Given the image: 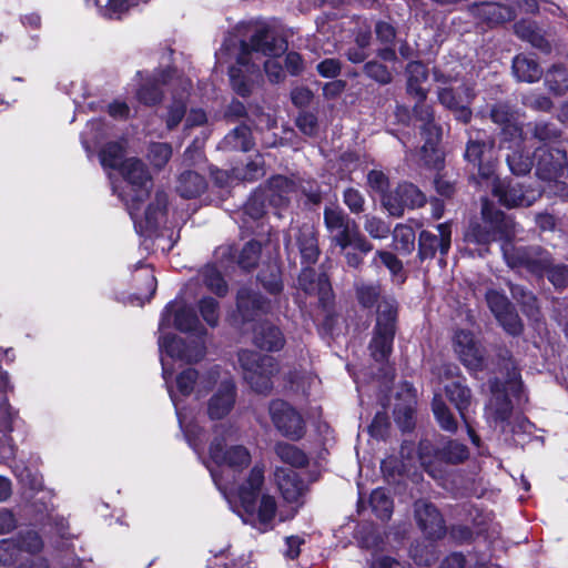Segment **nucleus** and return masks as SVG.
Returning a JSON list of instances; mask_svg holds the SVG:
<instances>
[{
    "label": "nucleus",
    "instance_id": "nucleus-61",
    "mask_svg": "<svg viewBox=\"0 0 568 568\" xmlns=\"http://www.w3.org/2000/svg\"><path fill=\"white\" fill-rule=\"evenodd\" d=\"M493 419L495 423L508 424L514 412L509 395L493 398Z\"/></svg>",
    "mask_w": 568,
    "mask_h": 568
},
{
    "label": "nucleus",
    "instance_id": "nucleus-64",
    "mask_svg": "<svg viewBox=\"0 0 568 568\" xmlns=\"http://www.w3.org/2000/svg\"><path fill=\"white\" fill-rule=\"evenodd\" d=\"M489 118L495 124L501 125L515 120L516 111L509 102L497 101L490 108Z\"/></svg>",
    "mask_w": 568,
    "mask_h": 568
},
{
    "label": "nucleus",
    "instance_id": "nucleus-38",
    "mask_svg": "<svg viewBox=\"0 0 568 568\" xmlns=\"http://www.w3.org/2000/svg\"><path fill=\"white\" fill-rule=\"evenodd\" d=\"M373 514L383 523L388 521L394 513V500L384 487L373 489L368 499Z\"/></svg>",
    "mask_w": 568,
    "mask_h": 568
},
{
    "label": "nucleus",
    "instance_id": "nucleus-13",
    "mask_svg": "<svg viewBox=\"0 0 568 568\" xmlns=\"http://www.w3.org/2000/svg\"><path fill=\"white\" fill-rule=\"evenodd\" d=\"M493 195L507 209L530 206L537 197L535 189L514 179H497L493 186Z\"/></svg>",
    "mask_w": 568,
    "mask_h": 568
},
{
    "label": "nucleus",
    "instance_id": "nucleus-8",
    "mask_svg": "<svg viewBox=\"0 0 568 568\" xmlns=\"http://www.w3.org/2000/svg\"><path fill=\"white\" fill-rule=\"evenodd\" d=\"M268 413L275 428L284 437L297 442L306 434V423L303 416L291 404L283 399H273Z\"/></svg>",
    "mask_w": 568,
    "mask_h": 568
},
{
    "label": "nucleus",
    "instance_id": "nucleus-2",
    "mask_svg": "<svg viewBox=\"0 0 568 568\" xmlns=\"http://www.w3.org/2000/svg\"><path fill=\"white\" fill-rule=\"evenodd\" d=\"M265 483V465L255 463L246 478L237 486L236 496L244 513L248 516L256 515L263 526H268L275 518L277 503L270 494L261 495Z\"/></svg>",
    "mask_w": 568,
    "mask_h": 568
},
{
    "label": "nucleus",
    "instance_id": "nucleus-43",
    "mask_svg": "<svg viewBox=\"0 0 568 568\" xmlns=\"http://www.w3.org/2000/svg\"><path fill=\"white\" fill-rule=\"evenodd\" d=\"M125 146L119 141L106 142L99 151V160L103 168L121 170L124 162Z\"/></svg>",
    "mask_w": 568,
    "mask_h": 568
},
{
    "label": "nucleus",
    "instance_id": "nucleus-11",
    "mask_svg": "<svg viewBox=\"0 0 568 568\" xmlns=\"http://www.w3.org/2000/svg\"><path fill=\"white\" fill-rule=\"evenodd\" d=\"M209 456L216 466H227L235 473H242L252 462L251 453L244 445L226 447L224 435L215 436L211 440Z\"/></svg>",
    "mask_w": 568,
    "mask_h": 568
},
{
    "label": "nucleus",
    "instance_id": "nucleus-23",
    "mask_svg": "<svg viewBox=\"0 0 568 568\" xmlns=\"http://www.w3.org/2000/svg\"><path fill=\"white\" fill-rule=\"evenodd\" d=\"M252 344L260 351L277 353L284 348L286 338L280 326L263 320L253 327Z\"/></svg>",
    "mask_w": 568,
    "mask_h": 568
},
{
    "label": "nucleus",
    "instance_id": "nucleus-37",
    "mask_svg": "<svg viewBox=\"0 0 568 568\" xmlns=\"http://www.w3.org/2000/svg\"><path fill=\"white\" fill-rule=\"evenodd\" d=\"M355 297L362 310H373L385 297L383 287L378 282L356 283L354 285Z\"/></svg>",
    "mask_w": 568,
    "mask_h": 568
},
{
    "label": "nucleus",
    "instance_id": "nucleus-22",
    "mask_svg": "<svg viewBox=\"0 0 568 568\" xmlns=\"http://www.w3.org/2000/svg\"><path fill=\"white\" fill-rule=\"evenodd\" d=\"M536 173L542 180L557 176L567 163V152L559 148L539 146L534 152Z\"/></svg>",
    "mask_w": 568,
    "mask_h": 568
},
{
    "label": "nucleus",
    "instance_id": "nucleus-21",
    "mask_svg": "<svg viewBox=\"0 0 568 568\" xmlns=\"http://www.w3.org/2000/svg\"><path fill=\"white\" fill-rule=\"evenodd\" d=\"M237 397L235 383L232 379H224L217 389L207 400V416L211 420L225 418L234 408Z\"/></svg>",
    "mask_w": 568,
    "mask_h": 568
},
{
    "label": "nucleus",
    "instance_id": "nucleus-60",
    "mask_svg": "<svg viewBox=\"0 0 568 568\" xmlns=\"http://www.w3.org/2000/svg\"><path fill=\"white\" fill-rule=\"evenodd\" d=\"M465 240L468 243L477 245H489L495 242L494 232H490L487 224L471 223L465 233Z\"/></svg>",
    "mask_w": 568,
    "mask_h": 568
},
{
    "label": "nucleus",
    "instance_id": "nucleus-47",
    "mask_svg": "<svg viewBox=\"0 0 568 568\" xmlns=\"http://www.w3.org/2000/svg\"><path fill=\"white\" fill-rule=\"evenodd\" d=\"M516 33L527 40L532 47L537 48L544 53L551 52V44L539 29L532 24H516Z\"/></svg>",
    "mask_w": 568,
    "mask_h": 568
},
{
    "label": "nucleus",
    "instance_id": "nucleus-5",
    "mask_svg": "<svg viewBox=\"0 0 568 568\" xmlns=\"http://www.w3.org/2000/svg\"><path fill=\"white\" fill-rule=\"evenodd\" d=\"M465 170L476 183L495 178L498 168V156L494 141L469 138L463 154Z\"/></svg>",
    "mask_w": 568,
    "mask_h": 568
},
{
    "label": "nucleus",
    "instance_id": "nucleus-12",
    "mask_svg": "<svg viewBox=\"0 0 568 568\" xmlns=\"http://www.w3.org/2000/svg\"><path fill=\"white\" fill-rule=\"evenodd\" d=\"M438 101L449 110L454 119L463 124H468L473 119L470 104L475 99V92L466 84L456 88H439L437 92Z\"/></svg>",
    "mask_w": 568,
    "mask_h": 568
},
{
    "label": "nucleus",
    "instance_id": "nucleus-7",
    "mask_svg": "<svg viewBox=\"0 0 568 568\" xmlns=\"http://www.w3.org/2000/svg\"><path fill=\"white\" fill-rule=\"evenodd\" d=\"M272 310L271 298L251 286L244 285L236 291L232 318L236 324L244 326L268 315Z\"/></svg>",
    "mask_w": 568,
    "mask_h": 568
},
{
    "label": "nucleus",
    "instance_id": "nucleus-31",
    "mask_svg": "<svg viewBox=\"0 0 568 568\" xmlns=\"http://www.w3.org/2000/svg\"><path fill=\"white\" fill-rule=\"evenodd\" d=\"M470 452L467 445L457 439L447 438L436 452V462L457 466L469 459Z\"/></svg>",
    "mask_w": 568,
    "mask_h": 568
},
{
    "label": "nucleus",
    "instance_id": "nucleus-17",
    "mask_svg": "<svg viewBox=\"0 0 568 568\" xmlns=\"http://www.w3.org/2000/svg\"><path fill=\"white\" fill-rule=\"evenodd\" d=\"M468 11L476 24L483 29H494L515 17L510 7L497 2H474L468 7Z\"/></svg>",
    "mask_w": 568,
    "mask_h": 568
},
{
    "label": "nucleus",
    "instance_id": "nucleus-58",
    "mask_svg": "<svg viewBox=\"0 0 568 568\" xmlns=\"http://www.w3.org/2000/svg\"><path fill=\"white\" fill-rule=\"evenodd\" d=\"M186 111V102L183 99L173 98L172 102L168 106L166 114L163 118L165 128L169 131L176 129L185 118Z\"/></svg>",
    "mask_w": 568,
    "mask_h": 568
},
{
    "label": "nucleus",
    "instance_id": "nucleus-4",
    "mask_svg": "<svg viewBox=\"0 0 568 568\" xmlns=\"http://www.w3.org/2000/svg\"><path fill=\"white\" fill-rule=\"evenodd\" d=\"M237 361L243 378L254 392L265 394L273 388V377L280 369L273 356L244 348L239 351Z\"/></svg>",
    "mask_w": 568,
    "mask_h": 568
},
{
    "label": "nucleus",
    "instance_id": "nucleus-41",
    "mask_svg": "<svg viewBox=\"0 0 568 568\" xmlns=\"http://www.w3.org/2000/svg\"><path fill=\"white\" fill-rule=\"evenodd\" d=\"M274 452L284 464L293 468H305L310 464L307 454L293 444L278 442L274 446Z\"/></svg>",
    "mask_w": 568,
    "mask_h": 568
},
{
    "label": "nucleus",
    "instance_id": "nucleus-42",
    "mask_svg": "<svg viewBox=\"0 0 568 568\" xmlns=\"http://www.w3.org/2000/svg\"><path fill=\"white\" fill-rule=\"evenodd\" d=\"M159 345L160 348L163 349L171 358L186 362H190L192 358L191 346L184 338L179 337L175 334H166L162 336Z\"/></svg>",
    "mask_w": 568,
    "mask_h": 568
},
{
    "label": "nucleus",
    "instance_id": "nucleus-18",
    "mask_svg": "<svg viewBox=\"0 0 568 568\" xmlns=\"http://www.w3.org/2000/svg\"><path fill=\"white\" fill-rule=\"evenodd\" d=\"M415 518L426 539L439 541L447 536L445 518L433 503L427 501L422 506H416Z\"/></svg>",
    "mask_w": 568,
    "mask_h": 568
},
{
    "label": "nucleus",
    "instance_id": "nucleus-52",
    "mask_svg": "<svg viewBox=\"0 0 568 568\" xmlns=\"http://www.w3.org/2000/svg\"><path fill=\"white\" fill-rule=\"evenodd\" d=\"M323 220H324V225L329 234L355 222L339 206H335V207L326 206L323 212Z\"/></svg>",
    "mask_w": 568,
    "mask_h": 568
},
{
    "label": "nucleus",
    "instance_id": "nucleus-29",
    "mask_svg": "<svg viewBox=\"0 0 568 568\" xmlns=\"http://www.w3.org/2000/svg\"><path fill=\"white\" fill-rule=\"evenodd\" d=\"M407 75L406 92L408 95L425 102L427 99V90L423 84L427 81L429 72L427 65L420 60H412L405 68Z\"/></svg>",
    "mask_w": 568,
    "mask_h": 568
},
{
    "label": "nucleus",
    "instance_id": "nucleus-15",
    "mask_svg": "<svg viewBox=\"0 0 568 568\" xmlns=\"http://www.w3.org/2000/svg\"><path fill=\"white\" fill-rule=\"evenodd\" d=\"M175 305V301H171L165 305L161 314V327L169 326L171 316L173 315V326L179 332L195 335H203L206 333V329L201 324L194 307L186 304H182L179 307L174 308Z\"/></svg>",
    "mask_w": 568,
    "mask_h": 568
},
{
    "label": "nucleus",
    "instance_id": "nucleus-34",
    "mask_svg": "<svg viewBox=\"0 0 568 568\" xmlns=\"http://www.w3.org/2000/svg\"><path fill=\"white\" fill-rule=\"evenodd\" d=\"M447 399L455 406L462 419H465L471 404V390L462 381H452L444 387Z\"/></svg>",
    "mask_w": 568,
    "mask_h": 568
},
{
    "label": "nucleus",
    "instance_id": "nucleus-25",
    "mask_svg": "<svg viewBox=\"0 0 568 568\" xmlns=\"http://www.w3.org/2000/svg\"><path fill=\"white\" fill-rule=\"evenodd\" d=\"M168 205L169 196L166 192L163 190H158L153 200L145 207L143 217H141L139 214L136 222L133 221L134 225L139 226L143 232H156L161 223L166 219Z\"/></svg>",
    "mask_w": 568,
    "mask_h": 568
},
{
    "label": "nucleus",
    "instance_id": "nucleus-9",
    "mask_svg": "<svg viewBox=\"0 0 568 568\" xmlns=\"http://www.w3.org/2000/svg\"><path fill=\"white\" fill-rule=\"evenodd\" d=\"M297 284L306 295L317 296L318 307L323 311L334 306L335 295L326 273H317L313 265H303L297 275Z\"/></svg>",
    "mask_w": 568,
    "mask_h": 568
},
{
    "label": "nucleus",
    "instance_id": "nucleus-6",
    "mask_svg": "<svg viewBox=\"0 0 568 568\" xmlns=\"http://www.w3.org/2000/svg\"><path fill=\"white\" fill-rule=\"evenodd\" d=\"M551 255V252L539 244L511 245L510 248H504V257L510 268H523L536 278L545 277Z\"/></svg>",
    "mask_w": 568,
    "mask_h": 568
},
{
    "label": "nucleus",
    "instance_id": "nucleus-27",
    "mask_svg": "<svg viewBox=\"0 0 568 568\" xmlns=\"http://www.w3.org/2000/svg\"><path fill=\"white\" fill-rule=\"evenodd\" d=\"M256 283L267 295L281 296L285 287L281 264L276 261L263 263L256 273Z\"/></svg>",
    "mask_w": 568,
    "mask_h": 568
},
{
    "label": "nucleus",
    "instance_id": "nucleus-48",
    "mask_svg": "<svg viewBox=\"0 0 568 568\" xmlns=\"http://www.w3.org/2000/svg\"><path fill=\"white\" fill-rule=\"evenodd\" d=\"M295 189V183L292 179L285 175H273L267 181V194L274 200V204L287 200V195Z\"/></svg>",
    "mask_w": 568,
    "mask_h": 568
},
{
    "label": "nucleus",
    "instance_id": "nucleus-40",
    "mask_svg": "<svg viewBox=\"0 0 568 568\" xmlns=\"http://www.w3.org/2000/svg\"><path fill=\"white\" fill-rule=\"evenodd\" d=\"M549 92L561 97L568 92V68L564 63H554L544 75Z\"/></svg>",
    "mask_w": 568,
    "mask_h": 568
},
{
    "label": "nucleus",
    "instance_id": "nucleus-3",
    "mask_svg": "<svg viewBox=\"0 0 568 568\" xmlns=\"http://www.w3.org/2000/svg\"><path fill=\"white\" fill-rule=\"evenodd\" d=\"M128 183V190L121 193V199L130 214L136 222L144 202L150 197L153 186L151 173L146 164L139 158H128L119 171Z\"/></svg>",
    "mask_w": 568,
    "mask_h": 568
},
{
    "label": "nucleus",
    "instance_id": "nucleus-36",
    "mask_svg": "<svg viewBox=\"0 0 568 568\" xmlns=\"http://www.w3.org/2000/svg\"><path fill=\"white\" fill-rule=\"evenodd\" d=\"M354 538L362 549L381 551L384 548V536L379 531V528L373 523L358 525L355 529Z\"/></svg>",
    "mask_w": 568,
    "mask_h": 568
},
{
    "label": "nucleus",
    "instance_id": "nucleus-45",
    "mask_svg": "<svg viewBox=\"0 0 568 568\" xmlns=\"http://www.w3.org/2000/svg\"><path fill=\"white\" fill-rule=\"evenodd\" d=\"M432 410L440 429L450 434H455L457 432V419L439 395L434 396L432 400Z\"/></svg>",
    "mask_w": 568,
    "mask_h": 568
},
{
    "label": "nucleus",
    "instance_id": "nucleus-63",
    "mask_svg": "<svg viewBox=\"0 0 568 568\" xmlns=\"http://www.w3.org/2000/svg\"><path fill=\"white\" fill-rule=\"evenodd\" d=\"M172 153L171 144L166 142H153L149 149V159L155 168L162 169L170 161Z\"/></svg>",
    "mask_w": 568,
    "mask_h": 568
},
{
    "label": "nucleus",
    "instance_id": "nucleus-49",
    "mask_svg": "<svg viewBox=\"0 0 568 568\" xmlns=\"http://www.w3.org/2000/svg\"><path fill=\"white\" fill-rule=\"evenodd\" d=\"M363 73L379 85H388L394 80L392 70L377 59L366 61L363 65Z\"/></svg>",
    "mask_w": 568,
    "mask_h": 568
},
{
    "label": "nucleus",
    "instance_id": "nucleus-26",
    "mask_svg": "<svg viewBox=\"0 0 568 568\" xmlns=\"http://www.w3.org/2000/svg\"><path fill=\"white\" fill-rule=\"evenodd\" d=\"M295 242L301 255L302 265H314L317 263L321 250L318 234L313 225L303 224L297 229Z\"/></svg>",
    "mask_w": 568,
    "mask_h": 568
},
{
    "label": "nucleus",
    "instance_id": "nucleus-39",
    "mask_svg": "<svg viewBox=\"0 0 568 568\" xmlns=\"http://www.w3.org/2000/svg\"><path fill=\"white\" fill-rule=\"evenodd\" d=\"M134 97L140 104L154 108L163 102L165 92L156 81L145 78L136 88Z\"/></svg>",
    "mask_w": 568,
    "mask_h": 568
},
{
    "label": "nucleus",
    "instance_id": "nucleus-28",
    "mask_svg": "<svg viewBox=\"0 0 568 568\" xmlns=\"http://www.w3.org/2000/svg\"><path fill=\"white\" fill-rule=\"evenodd\" d=\"M481 215L490 232H494L496 241L510 240L513 237L514 222L506 213L485 203L481 209Z\"/></svg>",
    "mask_w": 568,
    "mask_h": 568
},
{
    "label": "nucleus",
    "instance_id": "nucleus-55",
    "mask_svg": "<svg viewBox=\"0 0 568 568\" xmlns=\"http://www.w3.org/2000/svg\"><path fill=\"white\" fill-rule=\"evenodd\" d=\"M14 539L19 544L20 552L37 555L42 551L44 546L39 532L32 529L19 531Z\"/></svg>",
    "mask_w": 568,
    "mask_h": 568
},
{
    "label": "nucleus",
    "instance_id": "nucleus-57",
    "mask_svg": "<svg viewBox=\"0 0 568 568\" xmlns=\"http://www.w3.org/2000/svg\"><path fill=\"white\" fill-rule=\"evenodd\" d=\"M197 308L203 321L212 328L219 325L220 303L212 296H203L197 302Z\"/></svg>",
    "mask_w": 568,
    "mask_h": 568
},
{
    "label": "nucleus",
    "instance_id": "nucleus-24",
    "mask_svg": "<svg viewBox=\"0 0 568 568\" xmlns=\"http://www.w3.org/2000/svg\"><path fill=\"white\" fill-rule=\"evenodd\" d=\"M287 48V40L268 26L260 27L251 34V49L267 58H278Z\"/></svg>",
    "mask_w": 568,
    "mask_h": 568
},
{
    "label": "nucleus",
    "instance_id": "nucleus-32",
    "mask_svg": "<svg viewBox=\"0 0 568 568\" xmlns=\"http://www.w3.org/2000/svg\"><path fill=\"white\" fill-rule=\"evenodd\" d=\"M206 187V179L195 171L187 170L179 175L176 192L183 199H196L205 192Z\"/></svg>",
    "mask_w": 568,
    "mask_h": 568
},
{
    "label": "nucleus",
    "instance_id": "nucleus-62",
    "mask_svg": "<svg viewBox=\"0 0 568 568\" xmlns=\"http://www.w3.org/2000/svg\"><path fill=\"white\" fill-rule=\"evenodd\" d=\"M366 182L371 191L377 193L381 196V200L384 195H387L390 192L389 178L382 170L373 169L368 171Z\"/></svg>",
    "mask_w": 568,
    "mask_h": 568
},
{
    "label": "nucleus",
    "instance_id": "nucleus-44",
    "mask_svg": "<svg viewBox=\"0 0 568 568\" xmlns=\"http://www.w3.org/2000/svg\"><path fill=\"white\" fill-rule=\"evenodd\" d=\"M267 203L274 204V200L271 199L266 190L256 189L251 193L243 206L244 214L257 221L266 214Z\"/></svg>",
    "mask_w": 568,
    "mask_h": 568
},
{
    "label": "nucleus",
    "instance_id": "nucleus-51",
    "mask_svg": "<svg viewBox=\"0 0 568 568\" xmlns=\"http://www.w3.org/2000/svg\"><path fill=\"white\" fill-rule=\"evenodd\" d=\"M506 162L514 175L520 176L530 173L534 166V156L524 150H513L507 154Z\"/></svg>",
    "mask_w": 568,
    "mask_h": 568
},
{
    "label": "nucleus",
    "instance_id": "nucleus-46",
    "mask_svg": "<svg viewBox=\"0 0 568 568\" xmlns=\"http://www.w3.org/2000/svg\"><path fill=\"white\" fill-rule=\"evenodd\" d=\"M262 254V244L260 241L252 239L246 242L237 256V265L244 272H251L257 267Z\"/></svg>",
    "mask_w": 568,
    "mask_h": 568
},
{
    "label": "nucleus",
    "instance_id": "nucleus-20",
    "mask_svg": "<svg viewBox=\"0 0 568 568\" xmlns=\"http://www.w3.org/2000/svg\"><path fill=\"white\" fill-rule=\"evenodd\" d=\"M156 287L158 281L154 275V268L142 261L138 262L131 277V288L133 292L130 298L136 301L139 305H144L153 298Z\"/></svg>",
    "mask_w": 568,
    "mask_h": 568
},
{
    "label": "nucleus",
    "instance_id": "nucleus-50",
    "mask_svg": "<svg viewBox=\"0 0 568 568\" xmlns=\"http://www.w3.org/2000/svg\"><path fill=\"white\" fill-rule=\"evenodd\" d=\"M229 79L232 90L241 98H248L253 91V81L240 67L229 68Z\"/></svg>",
    "mask_w": 568,
    "mask_h": 568
},
{
    "label": "nucleus",
    "instance_id": "nucleus-30",
    "mask_svg": "<svg viewBox=\"0 0 568 568\" xmlns=\"http://www.w3.org/2000/svg\"><path fill=\"white\" fill-rule=\"evenodd\" d=\"M255 148V140L251 128L241 123L231 130L221 141L220 149L230 152H250Z\"/></svg>",
    "mask_w": 568,
    "mask_h": 568
},
{
    "label": "nucleus",
    "instance_id": "nucleus-10",
    "mask_svg": "<svg viewBox=\"0 0 568 568\" xmlns=\"http://www.w3.org/2000/svg\"><path fill=\"white\" fill-rule=\"evenodd\" d=\"M426 195L412 182H400L382 199V205L394 217H402L405 210H414L426 204Z\"/></svg>",
    "mask_w": 568,
    "mask_h": 568
},
{
    "label": "nucleus",
    "instance_id": "nucleus-56",
    "mask_svg": "<svg viewBox=\"0 0 568 568\" xmlns=\"http://www.w3.org/2000/svg\"><path fill=\"white\" fill-rule=\"evenodd\" d=\"M495 318L508 335L518 337L524 333V323L514 305Z\"/></svg>",
    "mask_w": 568,
    "mask_h": 568
},
{
    "label": "nucleus",
    "instance_id": "nucleus-54",
    "mask_svg": "<svg viewBox=\"0 0 568 568\" xmlns=\"http://www.w3.org/2000/svg\"><path fill=\"white\" fill-rule=\"evenodd\" d=\"M511 297L521 306L524 313L538 311V301L532 291L521 284L509 283Z\"/></svg>",
    "mask_w": 568,
    "mask_h": 568
},
{
    "label": "nucleus",
    "instance_id": "nucleus-16",
    "mask_svg": "<svg viewBox=\"0 0 568 568\" xmlns=\"http://www.w3.org/2000/svg\"><path fill=\"white\" fill-rule=\"evenodd\" d=\"M274 480L285 503L294 504L297 507L305 504V496L310 488L297 471L292 468L276 467Z\"/></svg>",
    "mask_w": 568,
    "mask_h": 568
},
{
    "label": "nucleus",
    "instance_id": "nucleus-59",
    "mask_svg": "<svg viewBox=\"0 0 568 568\" xmlns=\"http://www.w3.org/2000/svg\"><path fill=\"white\" fill-rule=\"evenodd\" d=\"M545 276H547L548 281L557 291L565 290L568 286V264H556L554 255H551V261L547 266Z\"/></svg>",
    "mask_w": 568,
    "mask_h": 568
},
{
    "label": "nucleus",
    "instance_id": "nucleus-1",
    "mask_svg": "<svg viewBox=\"0 0 568 568\" xmlns=\"http://www.w3.org/2000/svg\"><path fill=\"white\" fill-rule=\"evenodd\" d=\"M400 305L394 295H385L375 310V324L368 351L379 364L386 363L394 351V342L399 328Z\"/></svg>",
    "mask_w": 568,
    "mask_h": 568
},
{
    "label": "nucleus",
    "instance_id": "nucleus-14",
    "mask_svg": "<svg viewBox=\"0 0 568 568\" xmlns=\"http://www.w3.org/2000/svg\"><path fill=\"white\" fill-rule=\"evenodd\" d=\"M438 235L423 230L418 234V251L417 257L420 262L433 260L436 253L439 252L442 257H445L452 246V225L448 222L439 223L436 225Z\"/></svg>",
    "mask_w": 568,
    "mask_h": 568
},
{
    "label": "nucleus",
    "instance_id": "nucleus-33",
    "mask_svg": "<svg viewBox=\"0 0 568 568\" xmlns=\"http://www.w3.org/2000/svg\"><path fill=\"white\" fill-rule=\"evenodd\" d=\"M473 525L476 530L464 524H454L450 527H447V535L452 542L457 546L470 545L477 537L487 532V525L484 520H477V518H474Z\"/></svg>",
    "mask_w": 568,
    "mask_h": 568
},
{
    "label": "nucleus",
    "instance_id": "nucleus-53",
    "mask_svg": "<svg viewBox=\"0 0 568 568\" xmlns=\"http://www.w3.org/2000/svg\"><path fill=\"white\" fill-rule=\"evenodd\" d=\"M205 287L217 297H224L229 293V285L222 273L215 266H207L203 272Z\"/></svg>",
    "mask_w": 568,
    "mask_h": 568
},
{
    "label": "nucleus",
    "instance_id": "nucleus-19",
    "mask_svg": "<svg viewBox=\"0 0 568 568\" xmlns=\"http://www.w3.org/2000/svg\"><path fill=\"white\" fill-rule=\"evenodd\" d=\"M454 349L466 367L474 371H481L484 368V349L476 341L473 332L458 329L454 336Z\"/></svg>",
    "mask_w": 568,
    "mask_h": 568
},
{
    "label": "nucleus",
    "instance_id": "nucleus-35",
    "mask_svg": "<svg viewBox=\"0 0 568 568\" xmlns=\"http://www.w3.org/2000/svg\"><path fill=\"white\" fill-rule=\"evenodd\" d=\"M511 69L514 75L521 82L534 83L542 77V69L537 60L525 54H517L513 59Z\"/></svg>",
    "mask_w": 568,
    "mask_h": 568
}]
</instances>
